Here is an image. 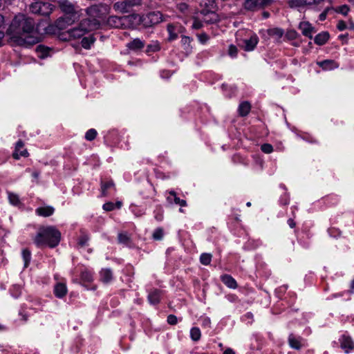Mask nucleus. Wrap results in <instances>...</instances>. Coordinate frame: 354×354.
Masks as SVG:
<instances>
[{
  "mask_svg": "<svg viewBox=\"0 0 354 354\" xmlns=\"http://www.w3.org/2000/svg\"><path fill=\"white\" fill-rule=\"evenodd\" d=\"M7 34L19 46H31L38 43L41 39V36L35 29L32 19L22 14L15 17L7 30Z\"/></svg>",
  "mask_w": 354,
  "mask_h": 354,
  "instance_id": "f257e3e1",
  "label": "nucleus"
},
{
  "mask_svg": "<svg viewBox=\"0 0 354 354\" xmlns=\"http://www.w3.org/2000/svg\"><path fill=\"white\" fill-rule=\"evenodd\" d=\"M61 238L60 232L54 226H47L39 228L34 241L37 247L42 248L57 246Z\"/></svg>",
  "mask_w": 354,
  "mask_h": 354,
  "instance_id": "f03ea898",
  "label": "nucleus"
},
{
  "mask_svg": "<svg viewBox=\"0 0 354 354\" xmlns=\"http://www.w3.org/2000/svg\"><path fill=\"white\" fill-rule=\"evenodd\" d=\"M130 18L145 27H151L163 21V15L159 11H152L143 15H133Z\"/></svg>",
  "mask_w": 354,
  "mask_h": 354,
  "instance_id": "7ed1b4c3",
  "label": "nucleus"
},
{
  "mask_svg": "<svg viewBox=\"0 0 354 354\" xmlns=\"http://www.w3.org/2000/svg\"><path fill=\"white\" fill-rule=\"evenodd\" d=\"M110 8L106 4H95L86 9V12L88 18L85 19V21L92 22L93 21H97L98 28L100 26L101 20L104 19L106 16L109 14Z\"/></svg>",
  "mask_w": 354,
  "mask_h": 354,
  "instance_id": "20e7f679",
  "label": "nucleus"
},
{
  "mask_svg": "<svg viewBox=\"0 0 354 354\" xmlns=\"http://www.w3.org/2000/svg\"><path fill=\"white\" fill-rule=\"evenodd\" d=\"M236 38L241 42L239 44L245 51H252L259 42V37L251 31L240 30L236 32Z\"/></svg>",
  "mask_w": 354,
  "mask_h": 354,
  "instance_id": "39448f33",
  "label": "nucleus"
},
{
  "mask_svg": "<svg viewBox=\"0 0 354 354\" xmlns=\"http://www.w3.org/2000/svg\"><path fill=\"white\" fill-rule=\"evenodd\" d=\"M98 29V22L97 21H93L92 22H89L88 21H85L84 19L81 21L80 24L70 30H68V33L70 37L73 39H77L88 32L95 30Z\"/></svg>",
  "mask_w": 354,
  "mask_h": 354,
  "instance_id": "423d86ee",
  "label": "nucleus"
},
{
  "mask_svg": "<svg viewBox=\"0 0 354 354\" xmlns=\"http://www.w3.org/2000/svg\"><path fill=\"white\" fill-rule=\"evenodd\" d=\"M259 34L265 40L272 39L274 42L281 43L284 35V30L281 28L274 27L261 29L259 30Z\"/></svg>",
  "mask_w": 354,
  "mask_h": 354,
  "instance_id": "0eeeda50",
  "label": "nucleus"
},
{
  "mask_svg": "<svg viewBox=\"0 0 354 354\" xmlns=\"http://www.w3.org/2000/svg\"><path fill=\"white\" fill-rule=\"evenodd\" d=\"M30 11L41 15H50L54 9V6L48 2L36 1L30 6Z\"/></svg>",
  "mask_w": 354,
  "mask_h": 354,
  "instance_id": "6e6552de",
  "label": "nucleus"
},
{
  "mask_svg": "<svg viewBox=\"0 0 354 354\" xmlns=\"http://www.w3.org/2000/svg\"><path fill=\"white\" fill-rule=\"evenodd\" d=\"M272 0H245L244 8L250 11H254L271 4Z\"/></svg>",
  "mask_w": 354,
  "mask_h": 354,
  "instance_id": "1a4fd4ad",
  "label": "nucleus"
},
{
  "mask_svg": "<svg viewBox=\"0 0 354 354\" xmlns=\"http://www.w3.org/2000/svg\"><path fill=\"white\" fill-rule=\"evenodd\" d=\"M216 3L215 0H203L201 3V5L206 8L207 12H209L211 18L207 21L214 23L217 21V16L214 11L217 7Z\"/></svg>",
  "mask_w": 354,
  "mask_h": 354,
  "instance_id": "9d476101",
  "label": "nucleus"
},
{
  "mask_svg": "<svg viewBox=\"0 0 354 354\" xmlns=\"http://www.w3.org/2000/svg\"><path fill=\"white\" fill-rule=\"evenodd\" d=\"M298 28L301 30L304 36L310 39L313 38V34L316 31L312 24L307 21H301L299 24Z\"/></svg>",
  "mask_w": 354,
  "mask_h": 354,
  "instance_id": "9b49d317",
  "label": "nucleus"
},
{
  "mask_svg": "<svg viewBox=\"0 0 354 354\" xmlns=\"http://www.w3.org/2000/svg\"><path fill=\"white\" fill-rule=\"evenodd\" d=\"M166 199L169 204H176L180 205V207L187 206L186 201L180 199L179 197H178L176 193L173 190L166 192Z\"/></svg>",
  "mask_w": 354,
  "mask_h": 354,
  "instance_id": "f8f14e48",
  "label": "nucleus"
},
{
  "mask_svg": "<svg viewBox=\"0 0 354 354\" xmlns=\"http://www.w3.org/2000/svg\"><path fill=\"white\" fill-rule=\"evenodd\" d=\"M59 6L62 11L66 15H71L75 18L76 11L75 6L68 0H59Z\"/></svg>",
  "mask_w": 354,
  "mask_h": 354,
  "instance_id": "ddd939ff",
  "label": "nucleus"
},
{
  "mask_svg": "<svg viewBox=\"0 0 354 354\" xmlns=\"http://www.w3.org/2000/svg\"><path fill=\"white\" fill-rule=\"evenodd\" d=\"M288 344L292 348L299 350L305 346V340L302 337L291 333L288 337Z\"/></svg>",
  "mask_w": 354,
  "mask_h": 354,
  "instance_id": "4468645a",
  "label": "nucleus"
},
{
  "mask_svg": "<svg viewBox=\"0 0 354 354\" xmlns=\"http://www.w3.org/2000/svg\"><path fill=\"white\" fill-rule=\"evenodd\" d=\"M145 46V41L139 38L133 39L126 44L127 49L133 52L141 50Z\"/></svg>",
  "mask_w": 354,
  "mask_h": 354,
  "instance_id": "2eb2a0df",
  "label": "nucleus"
},
{
  "mask_svg": "<svg viewBox=\"0 0 354 354\" xmlns=\"http://www.w3.org/2000/svg\"><path fill=\"white\" fill-rule=\"evenodd\" d=\"M339 342L342 348L345 351V353H348L351 352L354 348V343L350 337L343 335L339 338Z\"/></svg>",
  "mask_w": 354,
  "mask_h": 354,
  "instance_id": "dca6fc26",
  "label": "nucleus"
},
{
  "mask_svg": "<svg viewBox=\"0 0 354 354\" xmlns=\"http://www.w3.org/2000/svg\"><path fill=\"white\" fill-rule=\"evenodd\" d=\"M317 64L324 71H331L339 67V64L332 59H325L324 61L317 62Z\"/></svg>",
  "mask_w": 354,
  "mask_h": 354,
  "instance_id": "f3484780",
  "label": "nucleus"
},
{
  "mask_svg": "<svg viewBox=\"0 0 354 354\" xmlns=\"http://www.w3.org/2000/svg\"><path fill=\"white\" fill-rule=\"evenodd\" d=\"M28 151H26V149H24L23 142L21 140H19L16 143L15 150V152L13 153L14 158L19 159V158L21 156H24V157L28 156Z\"/></svg>",
  "mask_w": 354,
  "mask_h": 354,
  "instance_id": "a211bd4d",
  "label": "nucleus"
},
{
  "mask_svg": "<svg viewBox=\"0 0 354 354\" xmlns=\"http://www.w3.org/2000/svg\"><path fill=\"white\" fill-rule=\"evenodd\" d=\"M113 278V272L109 268H102L100 272V280L104 283H110Z\"/></svg>",
  "mask_w": 354,
  "mask_h": 354,
  "instance_id": "6ab92c4d",
  "label": "nucleus"
},
{
  "mask_svg": "<svg viewBox=\"0 0 354 354\" xmlns=\"http://www.w3.org/2000/svg\"><path fill=\"white\" fill-rule=\"evenodd\" d=\"M66 285L64 283H57L54 287V294L57 298H63L67 293Z\"/></svg>",
  "mask_w": 354,
  "mask_h": 354,
  "instance_id": "aec40b11",
  "label": "nucleus"
},
{
  "mask_svg": "<svg viewBox=\"0 0 354 354\" xmlns=\"http://www.w3.org/2000/svg\"><path fill=\"white\" fill-rule=\"evenodd\" d=\"M161 292L158 290H153L148 295V300L151 304L156 305L160 302Z\"/></svg>",
  "mask_w": 354,
  "mask_h": 354,
  "instance_id": "412c9836",
  "label": "nucleus"
},
{
  "mask_svg": "<svg viewBox=\"0 0 354 354\" xmlns=\"http://www.w3.org/2000/svg\"><path fill=\"white\" fill-rule=\"evenodd\" d=\"M328 39L329 33L324 31L317 34L314 39V41L316 44L322 46L328 41Z\"/></svg>",
  "mask_w": 354,
  "mask_h": 354,
  "instance_id": "4be33fe9",
  "label": "nucleus"
},
{
  "mask_svg": "<svg viewBox=\"0 0 354 354\" xmlns=\"http://www.w3.org/2000/svg\"><path fill=\"white\" fill-rule=\"evenodd\" d=\"M54 208L51 206L40 207L36 209L35 212L39 216L47 217L51 216L54 212Z\"/></svg>",
  "mask_w": 354,
  "mask_h": 354,
  "instance_id": "5701e85b",
  "label": "nucleus"
},
{
  "mask_svg": "<svg viewBox=\"0 0 354 354\" xmlns=\"http://www.w3.org/2000/svg\"><path fill=\"white\" fill-rule=\"evenodd\" d=\"M191 41L192 39L189 37L183 36L181 38L180 43L186 55H189L192 52Z\"/></svg>",
  "mask_w": 354,
  "mask_h": 354,
  "instance_id": "b1692460",
  "label": "nucleus"
},
{
  "mask_svg": "<svg viewBox=\"0 0 354 354\" xmlns=\"http://www.w3.org/2000/svg\"><path fill=\"white\" fill-rule=\"evenodd\" d=\"M221 281L223 283L226 285L230 288H236L237 287V283L235 279L232 277L230 275L225 274L221 277Z\"/></svg>",
  "mask_w": 354,
  "mask_h": 354,
  "instance_id": "393cba45",
  "label": "nucleus"
},
{
  "mask_svg": "<svg viewBox=\"0 0 354 354\" xmlns=\"http://www.w3.org/2000/svg\"><path fill=\"white\" fill-rule=\"evenodd\" d=\"M251 109L250 104L248 102H241L238 108L239 114L241 116H245L247 115Z\"/></svg>",
  "mask_w": 354,
  "mask_h": 354,
  "instance_id": "a878e982",
  "label": "nucleus"
},
{
  "mask_svg": "<svg viewBox=\"0 0 354 354\" xmlns=\"http://www.w3.org/2000/svg\"><path fill=\"white\" fill-rule=\"evenodd\" d=\"M113 8L115 10L121 12H128L131 9L126 0L116 2L114 3Z\"/></svg>",
  "mask_w": 354,
  "mask_h": 354,
  "instance_id": "bb28decb",
  "label": "nucleus"
},
{
  "mask_svg": "<svg viewBox=\"0 0 354 354\" xmlns=\"http://www.w3.org/2000/svg\"><path fill=\"white\" fill-rule=\"evenodd\" d=\"M81 279L84 283H90L93 279V273L91 270L84 269L81 272Z\"/></svg>",
  "mask_w": 354,
  "mask_h": 354,
  "instance_id": "cd10ccee",
  "label": "nucleus"
},
{
  "mask_svg": "<svg viewBox=\"0 0 354 354\" xmlns=\"http://www.w3.org/2000/svg\"><path fill=\"white\" fill-rule=\"evenodd\" d=\"M283 36V40L293 41L299 37V34L296 30L293 29H290L287 30V32H286V34H284Z\"/></svg>",
  "mask_w": 354,
  "mask_h": 354,
  "instance_id": "c85d7f7f",
  "label": "nucleus"
},
{
  "mask_svg": "<svg viewBox=\"0 0 354 354\" xmlns=\"http://www.w3.org/2000/svg\"><path fill=\"white\" fill-rule=\"evenodd\" d=\"M113 186H114V183L112 180H108L106 182H102L101 183L102 196H106L108 189L113 187Z\"/></svg>",
  "mask_w": 354,
  "mask_h": 354,
  "instance_id": "c756f323",
  "label": "nucleus"
},
{
  "mask_svg": "<svg viewBox=\"0 0 354 354\" xmlns=\"http://www.w3.org/2000/svg\"><path fill=\"white\" fill-rule=\"evenodd\" d=\"M95 39L93 36L86 37L82 39L81 44L84 48L89 49L94 43Z\"/></svg>",
  "mask_w": 354,
  "mask_h": 354,
  "instance_id": "7c9ffc66",
  "label": "nucleus"
},
{
  "mask_svg": "<svg viewBox=\"0 0 354 354\" xmlns=\"http://www.w3.org/2000/svg\"><path fill=\"white\" fill-rule=\"evenodd\" d=\"M201 333L198 327H193L190 330V337L194 341L197 342L201 339Z\"/></svg>",
  "mask_w": 354,
  "mask_h": 354,
  "instance_id": "2f4dec72",
  "label": "nucleus"
},
{
  "mask_svg": "<svg viewBox=\"0 0 354 354\" xmlns=\"http://www.w3.org/2000/svg\"><path fill=\"white\" fill-rule=\"evenodd\" d=\"M305 0H290L288 5L292 8H299L306 6Z\"/></svg>",
  "mask_w": 354,
  "mask_h": 354,
  "instance_id": "473e14b6",
  "label": "nucleus"
},
{
  "mask_svg": "<svg viewBox=\"0 0 354 354\" xmlns=\"http://www.w3.org/2000/svg\"><path fill=\"white\" fill-rule=\"evenodd\" d=\"M160 49V44L157 41H152L147 47V53L157 52Z\"/></svg>",
  "mask_w": 354,
  "mask_h": 354,
  "instance_id": "72a5a7b5",
  "label": "nucleus"
},
{
  "mask_svg": "<svg viewBox=\"0 0 354 354\" xmlns=\"http://www.w3.org/2000/svg\"><path fill=\"white\" fill-rule=\"evenodd\" d=\"M22 258L24 262V268H27L31 259V254L29 250L24 249L22 251Z\"/></svg>",
  "mask_w": 354,
  "mask_h": 354,
  "instance_id": "f704fd0d",
  "label": "nucleus"
},
{
  "mask_svg": "<svg viewBox=\"0 0 354 354\" xmlns=\"http://www.w3.org/2000/svg\"><path fill=\"white\" fill-rule=\"evenodd\" d=\"M212 255L208 253H203L200 257V261L203 265L207 266L211 263Z\"/></svg>",
  "mask_w": 354,
  "mask_h": 354,
  "instance_id": "c9c22d12",
  "label": "nucleus"
},
{
  "mask_svg": "<svg viewBox=\"0 0 354 354\" xmlns=\"http://www.w3.org/2000/svg\"><path fill=\"white\" fill-rule=\"evenodd\" d=\"M8 195L9 201L12 205H18L20 203L18 195L11 192H8Z\"/></svg>",
  "mask_w": 354,
  "mask_h": 354,
  "instance_id": "e433bc0d",
  "label": "nucleus"
},
{
  "mask_svg": "<svg viewBox=\"0 0 354 354\" xmlns=\"http://www.w3.org/2000/svg\"><path fill=\"white\" fill-rule=\"evenodd\" d=\"M167 31L169 35V39L170 41L174 40L177 38V34L176 33V28L172 24H169L167 26Z\"/></svg>",
  "mask_w": 354,
  "mask_h": 354,
  "instance_id": "4c0bfd02",
  "label": "nucleus"
},
{
  "mask_svg": "<svg viewBox=\"0 0 354 354\" xmlns=\"http://www.w3.org/2000/svg\"><path fill=\"white\" fill-rule=\"evenodd\" d=\"M97 136V131L94 129H91L88 130L85 134V138L88 140L91 141L95 138Z\"/></svg>",
  "mask_w": 354,
  "mask_h": 354,
  "instance_id": "58836bf2",
  "label": "nucleus"
},
{
  "mask_svg": "<svg viewBox=\"0 0 354 354\" xmlns=\"http://www.w3.org/2000/svg\"><path fill=\"white\" fill-rule=\"evenodd\" d=\"M37 51L41 58H44L48 55V49L42 46H37Z\"/></svg>",
  "mask_w": 354,
  "mask_h": 354,
  "instance_id": "ea45409f",
  "label": "nucleus"
},
{
  "mask_svg": "<svg viewBox=\"0 0 354 354\" xmlns=\"http://www.w3.org/2000/svg\"><path fill=\"white\" fill-rule=\"evenodd\" d=\"M88 240H89V237L88 236V235L83 234L79 238L78 245L80 247H84V246L87 245Z\"/></svg>",
  "mask_w": 354,
  "mask_h": 354,
  "instance_id": "a19ab883",
  "label": "nucleus"
},
{
  "mask_svg": "<svg viewBox=\"0 0 354 354\" xmlns=\"http://www.w3.org/2000/svg\"><path fill=\"white\" fill-rule=\"evenodd\" d=\"M335 12L341 13L343 15H346L349 11V8L346 5L338 6L335 9Z\"/></svg>",
  "mask_w": 354,
  "mask_h": 354,
  "instance_id": "79ce46f5",
  "label": "nucleus"
},
{
  "mask_svg": "<svg viewBox=\"0 0 354 354\" xmlns=\"http://www.w3.org/2000/svg\"><path fill=\"white\" fill-rule=\"evenodd\" d=\"M163 237V230L161 228L156 229L153 233V238L155 240H161Z\"/></svg>",
  "mask_w": 354,
  "mask_h": 354,
  "instance_id": "37998d69",
  "label": "nucleus"
},
{
  "mask_svg": "<svg viewBox=\"0 0 354 354\" xmlns=\"http://www.w3.org/2000/svg\"><path fill=\"white\" fill-rule=\"evenodd\" d=\"M261 149L265 153H270L273 151V147L270 144H263L261 147Z\"/></svg>",
  "mask_w": 354,
  "mask_h": 354,
  "instance_id": "c03bdc74",
  "label": "nucleus"
},
{
  "mask_svg": "<svg viewBox=\"0 0 354 354\" xmlns=\"http://www.w3.org/2000/svg\"><path fill=\"white\" fill-rule=\"evenodd\" d=\"M238 50L234 45H230L228 49V54L231 57H236L237 55Z\"/></svg>",
  "mask_w": 354,
  "mask_h": 354,
  "instance_id": "a18cd8bd",
  "label": "nucleus"
},
{
  "mask_svg": "<svg viewBox=\"0 0 354 354\" xmlns=\"http://www.w3.org/2000/svg\"><path fill=\"white\" fill-rule=\"evenodd\" d=\"M115 208V205L113 203L108 202L103 205V209L105 211H112Z\"/></svg>",
  "mask_w": 354,
  "mask_h": 354,
  "instance_id": "49530a36",
  "label": "nucleus"
},
{
  "mask_svg": "<svg viewBox=\"0 0 354 354\" xmlns=\"http://www.w3.org/2000/svg\"><path fill=\"white\" fill-rule=\"evenodd\" d=\"M118 241L121 243L126 244L129 241V237L126 234L120 233L118 234Z\"/></svg>",
  "mask_w": 354,
  "mask_h": 354,
  "instance_id": "de8ad7c7",
  "label": "nucleus"
},
{
  "mask_svg": "<svg viewBox=\"0 0 354 354\" xmlns=\"http://www.w3.org/2000/svg\"><path fill=\"white\" fill-rule=\"evenodd\" d=\"M198 38L199 41L201 44L206 43L209 39L208 35L205 33H201V34L198 35Z\"/></svg>",
  "mask_w": 354,
  "mask_h": 354,
  "instance_id": "09e8293b",
  "label": "nucleus"
},
{
  "mask_svg": "<svg viewBox=\"0 0 354 354\" xmlns=\"http://www.w3.org/2000/svg\"><path fill=\"white\" fill-rule=\"evenodd\" d=\"M129 8H131L133 6H140L142 3V0H126Z\"/></svg>",
  "mask_w": 354,
  "mask_h": 354,
  "instance_id": "8fccbe9b",
  "label": "nucleus"
},
{
  "mask_svg": "<svg viewBox=\"0 0 354 354\" xmlns=\"http://www.w3.org/2000/svg\"><path fill=\"white\" fill-rule=\"evenodd\" d=\"M305 1H306L305 2H306V6H313V5L317 6V5H319L320 3H322L325 0H305Z\"/></svg>",
  "mask_w": 354,
  "mask_h": 354,
  "instance_id": "3c124183",
  "label": "nucleus"
},
{
  "mask_svg": "<svg viewBox=\"0 0 354 354\" xmlns=\"http://www.w3.org/2000/svg\"><path fill=\"white\" fill-rule=\"evenodd\" d=\"M167 322L169 324L174 325L177 323V317L175 315H169L167 317Z\"/></svg>",
  "mask_w": 354,
  "mask_h": 354,
  "instance_id": "603ef678",
  "label": "nucleus"
},
{
  "mask_svg": "<svg viewBox=\"0 0 354 354\" xmlns=\"http://www.w3.org/2000/svg\"><path fill=\"white\" fill-rule=\"evenodd\" d=\"M346 24L344 21H339L337 23V28L339 30L342 31L346 28Z\"/></svg>",
  "mask_w": 354,
  "mask_h": 354,
  "instance_id": "864d4df0",
  "label": "nucleus"
},
{
  "mask_svg": "<svg viewBox=\"0 0 354 354\" xmlns=\"http://www.w3.org/2000/svg\"><path fill=\"white\" fill-rule=\"evenodd\" d=\"M178 10L183 13H186L188 10V6L186 3H180L178 6Z\"/></svg>",
  "mask_w": 354,
  "mask_h": 354,
  "instance_id": "5fc2aeb1",
  "label": "nucleus"
},
{
  "mask_svg": "<svg viewBox=\"0 0 354 354\" xmlns=\"http://www.w3.org/2000/svg\"><path fill=\"white\" fill-rule=\"evenodd\" d=\"M202 26L199 21L195 20L193 23L192 27L195 29H199Z\"/></svg>",
  "mask_w": 354,
  "mask_h": 354,
  "instance_id": "6e6d98bb",
  "label": "nucleus"
},
{
  "mask_svg": "<svg viewBox=\"0 0 354 354\" xmlns=\"http://www.w3.org/2000/svg\"><path fill=\"white\" fill-rule=\"evenodd\" d=\"M288 225L291 227V228H293L295 227V223L294 221V220L292 218H289L288 220Z\"/></svg>",
  "mask_w": 354,
  "mask_h": 354,
  "instance_id": "4d7b16f0",
  "label": "nucleus"
},
{
  "mask_svg": "<svg viewBox=\"0 0 354 354\" xmlns=\"http://www.w3.org/2000/svg\"><path fill=\"white\" fill-rule=\"evenodd\" d=\"M326 15H327L326 11H324L322 13H321L319 17V20H321V21L325 20L326 18Z\"/></svg>",
  "mask_w": 354,
  "mask_h": 354,
  "instance_id": "13d9d810",
  "label": "nucleus"
},
{
  "mask_svg": "<svg viewBox=\"0 0 354 354\" xmlns=\"http://www.w3.org/2000/svg\"><path fill=\"white\" fill-rule=\"evenodd\" d=\"M5 20L4 17L2 15L0 14V28L3 26L4 24Z\"/></svg>",
  "mask_w": 354,
  "mask_h": 354,
  "instance_id": "bf43d9fd",
  "label": "nucleus"
},
{
  "mask_svg": "<svg viewBox=\"0 0 354 354\" xmlns=\"http://www.w3.org/2000/svg\"><path fill=\"white\" fill-rule=\"evenodd\" d=\"M223 354H234V352L231 348H227L223 352Z\"/></svg>",
  "mask_w": 354,
  "mask_h": 354,
  "instance_id": "052dcab7",
  "label": "nucleus"
},
{
  "mask_svg": "<svg viewBox=\"0 0 354 354\" xmlns=\"http://www.w3.org/2000/svg\"><path fill=\"white\" fill-rule=\"evenodd\" d=\"M32 176L35 178H37L39 176V172H38L37 171H35L32 172Z\"/></svg>",
  "mask_w": 354,
  "mask_h": 354,
  "instance_id": "680f3d73",
  "label": "nucleus"
},
{
  "mask_svg": "<svg viewBox=\"0 0 354 354\" xmlns=\"http://www.w3.org/2000/svg\"><path fill=\"white\" fill-rule=\"evenodd\" d=\"M116 20H119V19L116 17H110L109 22L111 24V22H115Z\"/></svg>",
  "mask_w": 354,
  "mask_h": 354,
  "instance_id": "e2e57ef3",
  "label": "nucleus"
},
{
  "mask_svg": "<svg viewBox=\"0 0 354 354\" xmlns=\"http://www.w3.org/2000/svg\"><path fill=\"white\" fill-rule=\"evenodd\" d=\"M262 15L264 19H267L270 17V13L268 12H263Z\"/></svg>",
  "mask_w": 354,
  "mask_h": 354,
  "instance_id": "0e129e2a",
  "label": "nucleus"
},
{
  "mask_svg": "<svg viewBox=\"0 0 354 354\" xmlns=\"http://www.w3.org/2000/svg\"><path fill=\"white\" fill-rule=\"evenodd\" d=\"M245 316L248 319H252L253 317V315L251 313H247Z\"/></svg>",
  "mask_w": 354,
  "mask_h": 354,
  "instance_id": "69168bd1",
  "label": "nucleus"
},
{
  "mask_svg": "<svg viewBox=\"0 0 354 354\" xmlns=\"http://www.w3.org/2000/svg\"><path fill=\"white\" fill-rule=\"evenodd\" d=\"M115 205V208L120 209L122 206V203L118 201Z\"/></svg>",
  "mask_w": 354,
  "mask_h": 354,
  "instance_id": "338daca9",
  "label": "nucleus"
},
{
  "mask_svg": "<svg viewBox=\"0 0 354 354\" xmlns=\"http://www.w3.org/2000/svg\"><path fill=\"white\" fill-rule=\"evenodd\" d=\"M351 291L352 292L354 291V280L351 283Z\"/></svg>",
  "mask_w": 354,
  "mask_h": 354,
  "instance_id": "774afa93",
  "label": "nucleus"
}]
</instances>
